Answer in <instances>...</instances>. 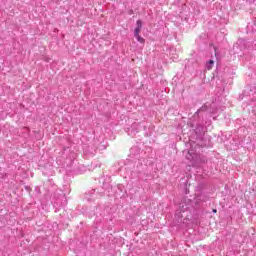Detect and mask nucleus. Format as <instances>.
Masks as SVG:
<instances>
[{"label":"nucleus","mask_w":256,"mask_h":256,"mask_svg":"<svg viewBox=\"0 0 256 256\" xmlns=\"http://www.w3.org/2000/svg\"><path fill=\"white\" fill-rule=\"evenodd\" d=\"M135 38L137 39L138 43H145V38L141 37L140 35L135 36Z\"/></svg>","instance_id":"5"},{"label":"nucleus","mask_w":256,"mask_h":256,"mask_svg":"<svg viewBox=\"0 0 256 256\" xmlns=\"http://www.w3.org/2000/svg\"><path fill=\"white\" fill-rule=\"evenodd\" d=\"M197 115H199V111H197V112L194 114V117H197Z\"/></svg>","instance_id":"9"},{"label":"nucleus","mask_w":256,"mask_h":256,"mask_svg":"<svg viewBox=\"0 0 256 256\" xmlns=\"http://www.w3.org/2000/svg\"><path fill=\"white\" fill-rule=\"evenodd\" d=\"M139 33H141V28H135V30H134V37H138Z\"/></svg>","instance_id":"6"},{"label":"nucleus","mask_w":256,"mask_h":256,"mask_svg":"<svg viewBox=\"0 0 256 256\" xmlns=\"http://www.w3.org/2000/svg\"><path fill=\"white\" fill-rule=\"evenodd\" d=\"M142 28H143V22H141V20H137L136 29H142Z\"/></svg>","instance_id":"4"},{"label":"nucleus","mask_w":256,"mask_h":256,"mask_svg":"<svg viewBox=\"0 0 256 256\" xmlns=\"http://www.w3.org/2000/svg\"><path fill=\"white\" fill-rule=\"evenodd\" d=\"M186 208H182V211H185Z\"/></svg>","instance_id":"11"},{"label":"nucleus","mask_w":256,"mask_h":256,"mask_svg":"<svg viewBox=\"0 0 256 256\" xmlns=\"http://www.w3.org/2000/svg\"><path fill=\"white\" fill-rule=\"evenodd\" d=\"M213 213H217V209H213Z\"/></svg>","instance_id":"10"},{"label":"nucleus","mask_w":256,"mask_h":256,"mask_svg":"<svg viewBox=\"0 0 256 256\" xmlns=\"http://www.w3.org/2000/svg\"><path fill=\"white\" fill-rule=\"evenodd\" d=\"M215 50V57H217V48H214Z\"/></svg>","instance_id":"8"},{"label":"nucleus","mask_w":256,"mask_h":256,"mask_svg":"<svg viewBox=\"0 0 256 256\" xmlns=\"http://www.w3.org/2000/svg\"><path fill=\"white\" fill-rule=\"evenodd\" d=\"M190 126L192 127V129L195 127V124H193L192 122H189Z\"/></svg>","instance_id":"7"},{"label":"nucleus","mask_w":256,"mask_h":256,"mask_svg":"<svg viewBox=\"0 0 256 256\" xmlns=\"http://www.w3.org/2000/svg\"><path fill=\"white\" fill-rule=\"evenodd\" d=\"M215 65V61L213 60H209L208 62H206V69L208 71H211V69H213V66Z\"/></svg>","instance_id":"3"},{"label":"nucleus","mask_w":256,"mask_h":256,"mask_svg":"<svg viewBox=\"0 0 256 256\" xmlns=\"http://www.w3.org/2000/svg\"><path fill=\"white\" fill-rule=\"evenodd\" d=\"M97 153V147L93 145H88L84 147V155H88V157H93Z\"/></svg>","instance_id":"2"},{"label":"nucleus","mask_w":256,"mask_h":256,"mask_svg":"<svg viewBox=\"0 0 256 256\" xmlns=\"http://www.w3.org/2000/svg\"><path fill=\"white\" fill-rule=\"evenodd\" d=\"M186 159L190 161L192 167H199L201 163H205V160L201 159V156L195 153V150L193 149L188 150Z\"/></svg>","instance_id":"1"}]
</instances>
